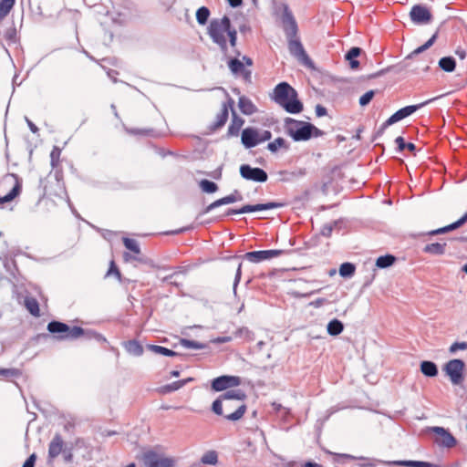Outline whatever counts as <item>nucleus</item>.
<instances>
[{"label": "nucleus", "mask_w": 467, "mask_h": 467, "mask_svg": "<svg viewBox=\"0 0 467 467\" xmlns=\"http://www.w3.org/2000/svg\"><path fill=\"white\" fill-rule=\"evenodd\" d=\"M148 349L152 351L155 354L162 355L166 357H174L177 355V353L171 349H169L167 348L157 346V345H148Z\"/></svg>", "instance_id": "c9c22d12"}, {"label": "nucleus", "mask_w": 467, "mask_h": 467, "mask_svg": "<svg viewBox=\"0 0 467 467\" xmlns=\"http://www.w3.org/2000/svg\"><path fill=\"white\" fill-rule=\"evenodd\" d=\"M241 199H242V196L239 194V192L237 191H234V193L227 195L225 197H223L221 199H218V200L214 201L213 202H212L211 204H209L205 208L204 213H210L212 210H213L216 207L235 202Z\"/></svg>", "instance_id": "5701e85b"}, {"label": "nucleus", "mask_w": 467, "mask_h": 467, "mask_svg": "<svg viewBox=\"0 0 467 467\" xmlns=\"http://www.w3.org/2000/svg\"><path fill=\"white\" fill-rule=\"evenodd\" d=\"M47 329L53 334L57 340H74L85 335L80 327H70L60 321H51L47 324Z\"/></svg>", "instance_id": "423d86ee"}, {"label": "nucleus", "mask_w": 467, "mask_h": 467, "mask_svg": "<svg viewBox=\"0 0 467 467\" xmlns=\"http://www.w3.org/2000/svg\"><path fill=\"white\" fill-rule=\"evenodd\" d=\"M228 67L234 74H242L246 80L251 78V71L245 70L244 63L237 58H233L228 62Z\"/></svg>", "instance_id": "393cba45"}, {"label": "nucleus", "mask_w": 467, "mask_h": 467, "mask_svg": "<svg viewBox=\"0 0 467 467\" xmlns=\"http://www.w3.org/2000/svg\"><path fill=\"white\" fill-rule=\"evenodd\" d=\"M60 155H61V150L55 146L50 153V159H51V165L52 167H57L60 162Z\"/></svg>", "instance_id": "a18cd8bd"}, {"label": "nucleus", "mask_w": 467, "mask_h": 467, "mask_svg": "<svg viewBox=\"0 0 467 467\" xmlns=\"http://www.w3.org/2000/svg\"><path fill=\"white\" fill-rule=\"evenodd\" d=\"M36 462V455L31 454L24 462L22 467H34Z\"/></svg>", "instance_id": "864d4df0"}, {"label": "nucleus", "mask_w": 467, "mask_h": 467, "mask_svg": "<svg viewBox=\"0 0 467 467\" xmlns=\"http://www.w3.org/2000/svg\"><path fill=\"white\" fill-rule=\"evenodd\" d=\"M443 370L446 373V375L450 378L453 385H460L462 383L464 379V362L462 360L451 359L448 361L444 365Z\"/></svg>", "instance_id": "6e6552de"}, {"label": "nucleus", "mask_w": 467, "mask_h": 467, "mask_svg": "<svg viewBox=\"0 0 467 467\" xmlns=\"http://www.w3.org/2000/svg\"><path fill=\"white\" fill-rule=\"evenodd\" d=\"M261 140L258 137V132L252 128H246L242 132V142L246 148H253L256 146Z\"/></svg>", "instance_id": "4be33fe9"}, {"label": "nucleus", "mask_w": 467, "mask_h": 467, "mask_svg": "<svg viewBox=\"0 0 467 467\" xmlns=\"http://www.w3.org/2000/svg\"><path fill=\"white\" fill-rule=\"evenodd\" d=\"M420 371L427 377H435L438 375V368L432 361H422L420 363Z\"/></svg>", "instance_id": "c756f323"}, {"label": "nucleus", "mask_w": 467, "mask_h": 467, "mask_svg": "<svg viewBox=\"0 0 467 467\" xmlns=\"http://www.w3.org/2000/svg\"><path fill=\"white\" fill-rule=\"evenodd\" d=\"M446 248V243H432L426 244L423 252L431 254H443Z\"/></svg>", "instance_id": "c85d7f7f"}, {"label": "nucleus", "mask_w": 467, "mask_h": 467, "mask_svg": "<svg viewBox=\"0 0 467 467\" xmlns=\"http://www.w3.org/2000/svg\"><path fill=\"white\" fill-rule=\"evenodd\" d=\"M142 462L145 467H174L175 461L171 457L148 451L142 455Z\"/></svg>", "instance_id": "0eeeda50"}, {"label": "nucleus", "mask_w": 467, "mask_h": 467, "mask_svg": "<svg viewBox=\"0 0 467 467\" xmlns=\"http://www.w3.org/2000/svg\"><path fill=\"white\" fill-rule=\"evenodd\" d=\"M236 404H237V399H235V398H230V399L225 400V404H224L225 412L224 413L234 412V410H236V407H235Z\"/></svg>", "instance_id": "09e8293b"}, {"label": "nucleus", "mask_w": 467, "mask_h": 467, "mask_svg": "<svg viewBox=\"0 0 467 467\" xmlns=\"http://www.w3.org/2000/svg\"><path fill=\"white\" fill-rule=\"evenodd\" d=\"M304 467H323V466L321 464L317 463V462H306L304 464Z\"/></svg>", "instance_id": "bf43d9fd"}, {"label": "nucleus", "mask_w": 467, "mask_h": 467, "mask_svg": "<svg viewBox=\"0 0 467 467\" xmlns=\"http://www.w3.org/2000/svg\"><path fill=\"white\" fill-rule=\"evenodd\" d=\"M361 53L359 47H352L346 55V59L349 61L350 67L356 69L359 66V62L355 58L358 57Z\"/></svg>", "instance_id": "2f4dec72"}, {"label": "nucleus", "mask_w": 467, "mask_h": 467, "mask_svg": "<svg viewBox=\"0 0 467 467\" xmlns=\"http://www.w3.org/2000/svg\"><path fill=\"white\" fill-rule=\"evenodd\" d=\"M375 92L374 90H368L364 95H362L359 99V105L361 107L367 106L374 98Z\"/></svg>", "instance_id": "de8ad7c7"}, {"label": "nucleus", "mask_w": 467, "mask_h": 467, "mask_svg": "<svg viewBox=\"0 0 467 467\" xmlns=\"http://www.w3.org/2000/svg\"><path fill=\"white\" fill-rule=\"evenodd\" d=\"M432 431L439 436L438 442L447 448H452L456 445V439L444 428L433 427Z\"/></svg>", "instance_id": "6ab92c4d"}, {"label": "nucleus", "mask_w": 467, "mask_h": 467, "mask_svg": "<svg viewBox=\"0 0 467 467\" xmlns=\"http://www.w3.org/2000/svg\"><path fill=\"white\" fill-rule=\"evenodd\" d=\"M16 4V0L0 1V23L6 17Z\"/></svg>", "instance_id": "473e14b6"}, {"label": "nucleus", "mask_w": 467, "mask_h": 467, "mask_svg": "<svg viewBox=\"0 0 467 467\" xmlns=\"http://www.w3.org/2000/svg\"><path fill=\"white\" fill-rule=\"evenodd\" d=\"M22 184L15 174H6L0 180V206L12 202L21 192Z\"/></svg>", "instance_id": "39448f33"}, {"label": "nucleus", "mask_w": 467, "mask_h": 467, "mask_svg": "<svg viewBox=\"0 0 467 467\" xmlns=\"http://www.w3.org/2000/svg\"><path fill=\"white\" fill-rule=\"evenodd\" d=\"M405 149L409 150L410 152H414L416 150L415 144L412 142L406 143Z\"/></svg>", "instance_id": "13d9d810"}, {"label": "nucleus", "mask_w": 467, "mask_h": 467, "mask_svg": "<svg viewBox=\"0 0 467 467\" xmlns=\"http://www.w3.org/2000/svg\"><path fill=\"white\" fill-rule=\"evenodd\" d=\"M123 348L130 355L134 357H140L144 351L142 345L135 339L124 342Z\"/></svg>", "instance_id": "a878e982"}, {"label": "nucleus", "mask_w": 467, "mask_h": 467, "mask_svg": "<svg viewBox=\"0 0 467 467\" xmlns=\"http://www.w3.org/2000/svg\"><path fill=\"white\" fill-rule=\"evenodd\" d=\"M288 49L291 55L297 58L299 62L306 66H311L312 61L306 54L302 43L297 36L288 38Z\"/></svg>", "instance_id": "1a4fd4ad"}, {"label": "nucleus", "mask_w": 467, "mask_h": 467, "mask_svg": "<svg viewBox=\"0 0 467 467\" xmlns=\"http://www.w3.org/2000/svg\"><path fill=\"white\" fill-rule=\"evenodd\" d=\"M240 384V379L234 376H221L214 379L212 382V388L215 391H222L231 387Z\"/></svg>", "instance_id": "dca6fc26"}, {"label": "nucleus", "mask_w": 467, "mask_h": 467, "mask_svg": "<svg viewBox=\"0 0 467 467\" xmlns=\"http://www.w3.org/2000/svg\"><path fill=\"white\" fill-rule=\"evenodd\" d=\"M73 458V455L71 452H65L64 453V459L66 462H71Z\"/></svg>", "instance_id": "052dcab7"}, {"label": "nucleus", "mask_w": 467, "mask_h": 467, "mask_svg": "<svg viewBox=\"0 0 467 467\" xmlns=\"http://www.w3.org/2000/svg\"><path fill=\"white\" fill-rule=\"evenodd\" d=\"M455 55L459 57L461 59H465L467 56V52L464 48L458 47L455 50Z\"/></svg>", "instance_id": "5fc2aeb1"}, {"label": "nucleus", "mask_w": 467, "mask_h": 467, "mask_svg": "<svg viewBox=\"0 0 467 467\" xmlns=\"http://www.w3.org/2000/svg\"><path fill=\"white\" fill-rule=\"evenodd\" d=\"M285 129L288 136L295 141H306L312 137L317 138L323 136L324 132L313 124L286 118L285 119Z\"/></svg>", "instance_id": "7ed1b4c3"}, {"label": "nucleus", "mask_w": 467, "mask_h": 467, "mask_svg": "<svg viewBox=\"0 0 467 467\" xmlns=\"http://www.w3.org/2000/svg\"><path fill=\"white\" fill-rule=\"evenodd\" d=\"M245 394L240 389L228 390L213 403L212 410L217 415H223L228 420L243 418L246 411Z\"/></svg>", "instance_id": "f257e3e1"}, {"label": "nucleus", "mask_w": 467, "mask_h": 467, "mask_svg": "<svg viewBox=\"0 0 467 467\" xmlns=\"http://www.w3.org/2000/svg\"><path fill=\"white\" fill-rule=\"evenodd\" d=\"M395 142L397 143L398 145V150L400 151H402L405 150V147H406V142L403 139V137L400 136V137H397L396 140H395Z\"/></svg>", "instance_id": "603ef678"}, {"label": "nucleus", "mask_w": 467, "mask_h": 467, "mask_svg": "<svg viewBox=\"0 0 467 467\" xmlns=\"http://www.w3.org/2000/svg\"><path fill=\"white\" fill-rule=\"evenodd\" d=\"M317 111L318 116H322L326 113V109L318 106Z\"/></svg>", "instance_id": "680f3d73"}, {"label": "nucleus", "mask_w": 467, "mask_h": 467, "mask_svg": "<svg viewBox=\"0 0 467 467\" xmlns=\"http://www.w3.org/2000/svg\"><path fill=\"white\" fill-rule=\"evenodd\" d=\"M210 16V11L207 7L202 6L196 12V19L200 25H205Z\"/></svg>", "instance_id": "79ce46f5"}, {"label": "nucleus", "mask_w": 467, "mask_h": 467, "mask_svg": "<svg viewBox=\"0 0 467 467\" xmlns=\"http://www.w3.org/2000/svg\"><path fill=\"white\" fill-rule=\"evenodd\" d=\"M284 30L285 32L286 37L293 38L297 36V24L295 20L293 15L285 10V16H284Z\"/></svg>", "instance_id": "412c9836"}, {"label": "nucleus", "mask_w": 467, "mask_h": 467, "mask_svg": "<svg viewBox=\"0 0 467 467\" xmlns=\"http://www.w3.org/2000/svg\"><path fill=\"white\" fill-rule=\"evenodd\" d=\"M344 329V326L341 321L333 319L327 324V333L331 336L339 335Z\"/></svg>", "instance_id": "f704fd0d"}, {"label": "nucleus", "mask_w": 467, "mask_h": 467, "mask_svg": "<svg viewBox=\"0 0 467 467\" xmlns=\"http://www.w3.org/2000/svg\"><path fill=\"white\" fill-rule=\"evenodd\" d=\"M267 149L272 152H275L279 149H287V145L285 140L279 137L274 140L272 142H269Z\"/></svg>", "instance_id": "58836bf2"}, {"label": "nucleus", "mask_w": 467, "mask_h": 467, "mask_svg": "<svg viewBox=\"0 0 467 467\" xmlns=\"http://www.w3.org/2000/svg\"><path fill=\"white\" fill-rule=\"evenodd\" d=\"M283 250H263V251H253L248 252L244 254V258L251 263L257 264L263 261L270 260L272 258L280 256L283 254Z\"/></svg>", "instance_id": "9b49d317"}, {"label": "nucleus", "mask_w": 467, "mask_h": 467, "mask_svg": "<svg viewBox=\"0 0 467 467\" xmlns=\"http://www.w3.org/2000/svg\"><path fill=\"white\" fill-rule=\"evenodd\" d=\"M395 260V256L391 254L382 255L377 259L376 265L379 268H386L392 265Z\"/></svg>", "instance_id": "4c0bfd02"}, {"label": "nucleus", "mask_w": 467, "mask_h": 467, "mask_svg": "<svg viewBox=\"0 0 467 467\" xmlns=\"http://www.w3.org/2000/svg\"><path fill=\"white\" fill-rule=\"evenodd\" d=\"M323 301H324V299H318V300H317V302H316V304H315V305H316L317 306H320V305L323 303Z\"/></svg>", "instance_id": "338daca9"}, {"label": "nucleus", "mask_w": 467, "mask_h": 467, "mask_svg": "<svg viewBox=\"0 0 467 467\" xmlns=\"http://www.w3.org/2000/svg\"><path fill=\"white\" fill-rule=\"evenodd\" d=\"M356 267L351 263H343L339 267V275L343 277L352 276L355 273Z\"/></svg>", "instance_id": "ea45409f"}, {"label": "nucleus", "mask_w": 467, "mask_h": 467, "mask_svg": "<svg viewBox=\"0 0 467 467\" xmlns=\"http://www.w3.org/2000/svg\"><path fill=\"white\" fill-rule=\"evenodd\" d=\"M243 60L244 61V63L247 65V66H252L253 65V61L250 57H243Z\"/></svg>", "instance_id": "0e129e2a"}, {"label": "nucleus", "mask_w": 467, "mask_h": 467, "mask_svg": "<svg viewBox=\"0 0 467 467\" xmlns=\"http://www.w3.org/2000/svg\"><path fill=\"white\" fill-rule=\"evenodd\" d=\"M462 270L467 274V264L462 266Z\"/></svg>", "instance_id": "774afa93"}, {"label": "nucleus", "mask_w": 467, "mask_h": 467, "mask_svg": "<svg viewBox=\"0 0 467 467\" xmlns=\"http://www.w3.org/2000/svg\"><path fill=\"white\" fill-rule=\"evenodd\" d=\"M229 4L233 7H237L242 5L243 0H228Z\"/></svg>", "instance_id": "4d7b16f0"}, {"label": "nucleus", "mask_w": 467, "mask_h": 467, "mask_svg": "<svg viewBox=\"0 0 467 467\" xmlns=\"http://www.w3.org/2000/svg\"><path fill=\"white\" fill-rule=\"evenodd\" d=\"M439 67L445 72H452L455 69L456 63L453 57H444L439 60Z\"/></svg>", "instance_id": "72a5a7b5"}, {"label": "nucleus", "mask_w": 467, "mask_h": 467, "mask_svg": "<svg viewBox=\"0 0 467 467\" xmlns=\"http://www.w3.org/2000/svg\"><path fill=\"white\" fill-rule=\"evenodd\" d=\"M410 16L415 24H428L432 19V15L428 7L415 5L411 7Z\"/></svg>", "instance_id": "2eb2a0df"}, {"label": "nucleus", "mask_w": 467, "mask_h": 467, "mask_svg": "<svg viewBox=\"0 0 467 467\" xmlns=\"http://www.w3.org/2000/svg\"><path fill=\"white\" fill-rule=\"evenodd\" d=\"M238 105L241 111L245 115H251L255 112V106L244 97L239 99Z\"/></svg>", "instance_id": "7c9ffc66"}, {"label": "nucleus", "mask_w": 467, "mask_h": 467, "mask_svg": "<svg viewBox=\"0 0 467 467\" xmlns=\"http://www.w3.org/2000/svg\"><path fill=\"white\" fill-rule=\"evenodd\" d=\"M244 123V119L239 117L236 112L233 109L232 111V120L228 127L227 135L230 137H236L239 135V132Z\"/></svg>", "instance_id": "b1692460"}, {"label": "nucleus", "mask_w": 467, "mask_h": 467, "mask_svg": "<svg viewBox=\"0 0 467 467\" xmlns=\"http://www.w3.org/2000/svg\"><path fill=\"white\" fill-rule=\"evenodd\" d=\"M208 34L223 53L227 51L228 42L232 47L236 46L237 32L232 27L230 18L226 16L212 20L208 27Z\"/></svg>", "instance_id": "f03ea898"}, {"label": "nucleus", "mask_w": 467, "mask_h": 467, "mask_svg": "<svg viewBox=\"0 0 467 467\" xmlns=\"http://www.w3.org/2000/svg\"><path fill=\"white\" fill-rule=\"evenodd\" d=\"M241 176L247 180L256 182H265L268 179L267 173L261 168H253L248 164L240 166Z\"/></svg>", "instance_id": "9d476101"}, {"label": "nucleus", "mask_w": 467, "mask_h": 467, "mask_svg": "<svg viewBox=\"0 0 467 467\" xmlns=\"http://www.w3.org/2000/svg\"><path fill=\"white\" fill-rule=\"evenodd\" d=\"M45 194L49 197L54 196L59 199H65L67 197V191L64 182L57 179L55 182L45 187Z\"/></svg>", "instance_id": "a211bd4d"}, {"label": "nucleus", "mask_w": 467, "mask_h": 467, "mask_svg": "<svg viewBox=\"0 0 467 467\" xmlns=\"http://www.w3.org/2000/svg\"><path fill=\"white\" fill-rule=\"evenodd\" d=\"M241 266L242 265L240 264L239 266H238V269H237V272H236V279H240V276H241Z\"/></svg>", "instance_id": "69168bd1"}, {"label": "nucleus", "mask_w": 467, "mask_h": 467, "mask_svg": "<svg viewBox=\"0 0 467 467\" xmlns=\"http://www.w3.org/2000/svg\"><path fill=\"white\" fill-rule=\"evenodd\" d=\"M180 344L186 348L202 349L204 345L194 340L182 338Z\"/></svg>", "instance_id": "c03bdc74"}, {"label": "nucleus", "mask_w": 467, "mask_h": 467, "mask_svg": "<svg viewBox=\"0 0 467 467\" xmlns=\"http://www.w3.org/2000/svg\"><path fill=\"white\" fill-rule=\"evenodd\" d=\"M465 350L467 349V342H454L450 347V352L455 353L457 350Z\"/></svg>", "instance_id": "8fccbe9b"}, {"label": "nucleus", "mask_w": 467, "mask_h": 467, "mask_svg": "<svg viewBox=\"0 0 467 467\" xmlns=\"http://www.w3.org/2000/svg\"><path fill=\"white\" fill-rule=\"evenodd\" d=\"M467 222V212L456 222L447 225V226H444V227H441V228H439L437 230H434V231H431L430 234H444V233H447V232H450V231H452V230H455L459 227H461L462 225H463L465 223Z\"/></svg>", "instance_id": "bb28decb"}, {"label": "nucleus", "mask_w": 467, "mask_h": 467, "mask_svg": "<svg viewBox=\"0 0 467 467\" xmlns=\"http://www.w3.org/2000/svg\"><path fill=\"white\" fill-rule=\"evenodd\" d=\"M218 462V455L215 451H208L201 458L202 464L215 465Z\"/></svg>", "instance_id": "e433bc0d"}, {"label": "nucleus", "mask_w": 467, "mask_h": 467, "mask_svg": "<svg viewBox=\"0 0 467 467\" xmlns=\"http://www.w3.org/2000/svg\"><path fill=\"white\" fill-rule=\"evenodd\" d=\"M184 383H185L184 380H179V381L172 382L171 384L161 387L160 389V392L161 393H168V392L175 391V390L179 389L180 388H182L184 385Z\"/></svg>", "instance_id": "37998d69"}, {"label": "nucleus", "mask_w": 467, "mask_h": 467, "mask_svg": "<svg viewBox=\"0 0 467 467\" xmlns=\"http://www.w3.org/2000/svg\"><path fill=\"white\" fill-rule=\"evenodd\" d=\"M438 36V32H436L424 45L419 47L418 48H416L411 55H414V54H420L423 51H425L426 49H428L429 47H431L433 43L435 42L436 38Z\"/></svg>", "instance_id": "49530a36"}, {"label": "nucleus", "mask_w": 467, "mask_h": 467, "mask_svg": "<svg viewBox=\"0 0 467 467\" xmlns=\"http://www.w3.org/2000/svg\"><path fill=\"white\" fill-rule=\"evenodd\" d=\"M123 244L127 250L130 253H124L123 257L125 261L139 260L140 254V248L139 243L132 238L124 237L122 239Z\"/></svg>", "instance_id": "f3484780"}, {"label": "nucleus", "mask_w": 467, "mask_h": 467, "mask_svg": "<svg viewBox=\"0 0 467 467\" xmlns=\"http://www.w3.org/2000/svg\"><path fill=\"white\" fill-rule=\"evenodd\" d=\"M234 101L232 98H229L226 102L223 103L220 111L215 117L214 122L211 125V130L215 131L223 127L229 117V109L233 110Z\"/></svg>", "instance_id": "ddd939ff"}, {"label": "nucleus", "mask_w": 467, "mask_h": 467, "mask_svg": "<svg viewBox=\"0 0 467 467\" xmlns=\"http://www.w3.org/2000/svg\"><path fill=\"white\" fill-rule=\"evenodd\" d=\"M199 185L202 191L207 193H213L218 190L217 184L208 180H202Z\"/></svg>", "instance_id": "a19ab883"}, {"label": "nucleus", "mask_w": 467, "mask_h": 467, "mask_svg": "<svg viewBox=\"0 0 467 467\" xmlns=\"http://www.w3.org/2000/svg\"><path fill=\"white\" fill-rule=\"evenodd\" d=\"M274 99L289 113L296 114L303 110L296 91L286 82L279 83L275 88Z\"/></svg>", "instance_id": "20e7f679"}, {"label": "nucleus", "mask_w": 467, "mask_h": 467, "mask_svg": "<svg viewBox=\"0 0 467 467\" xmlns=\"http://www.w3.org/2000/svg\"><path fill=\"white\" fill-rule=\"evenodd\" d=\"M433 99H429V100H426L424 102H421L420 104H417V105H410V106H406L400 109H399L398 111H396L393 115H391L388 120L386 121V123L388 125H391L395 122H398L401 119H403L404 118L411 115L412 113H414L416 110H418L419 109L422 108L423 106L427 105L428 103H430L431 101H432Z\"/></svg>", "instance_id": "4468645a"}, {"label": "nucleus", "mask_w": 467, "mask_h": 467, "mask_svg": "<svg viewBox=\"0 0 467 467\" xmlns=\"http://www.w3.org/2000/svg\"><path fill=\"white\" fill-rule=\"evenodd\" d=\"M271 138V132L270 131H265L264 133V137L261 140H269Z\"/></svg>", "instance_id": "e2e57ef3"}, {"label": "nucleus", "mask_w": 467, "mask_h": 467, "mask_svg": "<svg viewBox=\"0 0 467 467\" xmlns=\"http://www.w3.org/2000/svg\"><path fill=\"white\" fill-rule=\"evenodd\" d=\"M24 306L32 316L36 317L40 316L39 304L35 297L26 296L24 299Z\"/></svg>", "instance_id": "cd10ccee"}, {"label": "nucleus", "mask_w": 467, "mask_h": 467, "mask_svg": "<svg viewBox=\"0 0 467 467\" xmlns=\"http://www.w3.org/2000/svg\"><path fill=\"white\" fill-rule=\"evenodd\" d=\"M16 372L15 369H0V375L4 376H14Z\"/></svg>", "instance_id": "6e6d98bb"}, {"label": "nucleus", "mask_w": 467, "mask_h": 467, "mask_svg": "<svg viewBox=\"0 0 467 467\" xmlns=\"http://www.w3.org/2000/svg\"><path fill=\"white\" fill-rule=\"evenodd\" d=\"M115 275L119 279L120 278V272L119 268L116 266L115 262L111 261L109 269L107 272V275Z\"/></svg>", "instance_id": "3c124183"}, {"label": "nucleus", "mask_w": 467, "mask_h": 467, "mask_svg": "<svg viewBox=\"0 0 467 467\" xmlns=\"http://www.w3.org/2000/svg\"><path fill=\"white\" fill-rule=\"evenodd\" d=\"M283 206H284V203L275 202H269L266 203H259V204H255V205L247 204V205H244L242 208H240L238 210H235V209L229 210L227 212V215L246 213L264 211V210H270V209L281 208Z\"/></svg>", "instance_id": "f8f14e48"}, {"label": "nucleus", "mask_w": 467, "mask_h": 467, "mask_svg": "<svg viewBox=\"0 0 467 467\" xmlns=\"http://www.w3.org/2000/svg\"><path fill=\"white\" fill-rule=\"evenodd\" d=\"M65 442L60 434H56L48 445V459L49 461L57 458L64 451Z\"/></svg>", "instance_id": "aec40b11"}]
</instances>
